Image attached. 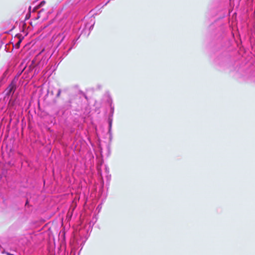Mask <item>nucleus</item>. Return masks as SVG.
<instances>
[{
    "instance_id": "obj_3",
    "label": "nucleus",
    "mask_w": 255,
    "mask_h": 255,
    "mask_svg": "<svg viewBox=\"0 0 255 255\" xmlns=\"http://www.w3.org/2000/svg\"><path fill=\"white\" fill-rule=\"evenodd\" d=\"M35 64V62L34 60H32L30 65L29 66V70H31L33 69L34 66L33 65Z\"/></svg>"
},
{
    "instance_id": "obj_6",
    "label": "nucleus",
    "mask_w": 255,
    "mask_h": 255,
    "mask_svg": "<svg viewBox=\"0 0 255 255\" xmlns=\"http://www.w3.org/2000/svg\"><path fill=\"white\" fill-rule=\"evenodd\" d=\"M7 73H8V70H6L3 74V76H2V78L1 79V80H2V79L7 76Z\"/></svg>"
},
{
    "instance_id": "obj_4",
    "label": "nucleus",
    "mask_w": 255,
    "mask_h": 255,
    "mask_svg": "<svg viewBox=\"0 0 255 255\" xmlns=\"http://www.w3.org/2000/svg\"><path fill=\"white\" fill-rule=\"evenodd\" d=\"M45 1H44V0L41 1L40 2V3L37 5V8L43 6L45 4Z\"/></svg>"
},
{
    "instance_id": "obj_9",
    "label": "nucleus",
    "mask_w": 255,
    "mask_h": 255,
    "mask_svg": "<svg viewBox=\"0 0 255 255\" xmlns=\"http://www.w3.org/2000/svg\"><path fill=\"white\" fill-rule=\"evenodd\" d=\"M21 42V40H19V41L17 43V45H19Z\"/></svg>"
},
{
    "instance_id": "obj_1",
    "label": "nucleus",
    "mask_w": 255,
    "mask_h": 255,
    "mask_svg": "<svg viewBox=\"0 0 255 255\" xmlns=\"http://www.w3.org/2000/svg\"><path fill=\"white\" fill-rule=\"evenodd\" d=\"M16 89V84L14 81H12L8 87L5 89L4 92L5 95L8 97H12Z\"/></svg>"
},
{
    "instance_id": "obj_11",
    "label": "nucleus",
    "mask_w": 255,
    "mask_h": 255,
    "mask_svg": "<svg viewBox=\"0 0 255 255\" xmlns=\"http://www.w3.org/2000/svg\"><path fill=\"white\" fill-rule=\"evenodd\" d=\"M72 49V47H70L69 49H68V51H70Z\"/></svg>"
},
{
    "instance_id": "obj_10",
    "label": "nucleus",
    "mask_w": 255,
    "mask_h": 255,
    "mask_svg": "<svg viewBox=\"0 0 255 255\" xmlns=\"http://www.w3.org/2000/svg\"><path fill=\"white\" fill-rule=\"evenodd\" d=\"M110 0H108V1H107V2L105 4H104V5H107V3H109V2H110Z\"/></svg>"
},
{
    "instance_id": "obj_2",
    "label": "nucleus",
    "mask_w": 255,
    "mask_h": 255,
    "mask_svg": "<svg viewBox=\"0 0 255 255\" xmlns=\"http://www.w3.org/2000/svg\"><path fill=\"white\" fill-rule=\"evenodd\" d=\"M111 106V113L110 114V116L109 118V132H111V128H112V117L113 116L114 112V108L112 106V104L110 105Z\"/></svg>"
},
{
    "instance_id": "obj_5",
    "label": "nucleus",
    "mask_w": 255,
    "mask_h": 255,
    "mask_svg": "<svg viewBox=\"0 0 255 255\" xmlns=\"http://www.w3.org/2000/svg\"><path fill=\"white\" fill-rule=\"evenodd\" d=\"M61 89H59L58 90V93L56 95V98H59L60 96V95H61Z\"/></svg>"
},
{
    "instance_id": "obj_7",
    "label": "nucleus",
    "mask_w": 255,
    "mask_h": 255,
    "mask_svg": "<svg viewBox=\"0 0 255 255\" xmlns=\"http://www.w3.org/2000/svg\"><path fill=\"white\" fill-rule=\"evenodd\" d=\"M65 37H66V35H64V36H63V38H62V40H61V41H60V43L63 41V40L65 38Z\"/></svg>"
},
{
    "instance_id": "obj_8",
    "label": "nucleus",
    "mask_w": 255,
    "mask_h": 255,
    "mask_svg": "<svg viewBox=\"0 0 255 255\" xmlns=\"http://www.w3.org/2000/svg\"><path fill=\"white\" fill-rule=\"evenodd\" d=\"M93 26H94V24H93L92 25H91L90 26V30H91V29H92V28H93Z\"/></svg>"
}]
</instances>
